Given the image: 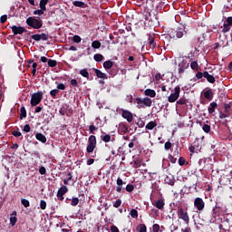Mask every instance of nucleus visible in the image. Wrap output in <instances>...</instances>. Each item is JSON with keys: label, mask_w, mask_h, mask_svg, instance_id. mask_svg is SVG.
<instances>
[{"label": "nucleus", "mask_w": 232, "mask_h": 232, "mask_svg": "<svg viewBox=\"0 0 232 232\" xmlns=\"http://www.w3.org/2000/svg\"><path fill=\"white\" fill-rule=\"evenodd\" d=\"M80 75H82V77H85V79H90V72H88V70L86 69H82L80 71Z\"/></svg>", "instance_id": "36"}, {"label": "nucleus", "mask_w": 232, "mask_h": 232, "mask_svg": "<svg viewBox=\"0 0 232 232\" xmlns=\"http://www.w3.org/2000/svg\"><path fill=\"white\" fill-rule=\"evenodd\" d=\"M12 135H14V137H21V135H23V133H21V131H19L17 130H13Z\"/></svg>", "instance_id": "60"}, {"label": "nucleus", "mask_w": 232, "mask_h": 232, "mask_svg": "<svg viewBox=\"0 0 232 232\" xmlns=\"http://www.w3.org/2000/svg\"><path fill=\"white\" fill-rule=\"evenodd\" d=\"M10 28L14 35H22V34H24V32H26V29L23 26L13 25Z\"/></svg>", "instance_id": "12"}, {"label": "nucleus", "mask_w": 232, "mask_h": 232, "mask_svg": "<svg viewBox=\"0 0 232 232\" xmlns=\"http://www.w3.org/2000/svg\"><path fill=\"white\" fill-rule=\"evenodd\" d=\"M27 26H30L34 30H39L40 28H43V20L41 18L36 19L34 16H30L25 21Z\"/></svg>", "instance_id": "1"}, {"label": "nucleus", "mask_w": 232, "mask_h": 232, "mask_svg": "<svg viewBox=\"0 0 232 232\" xmlns=\"http://www.w3.org/2000/svg\"><path fill=\"white\" fill-rule=\"evenodd\" d=\"M130 215L132 218H139V211H137L135 208L130 210Z\"/></svg>", "instance_id": "38"}, {"label": "nucleus", "mask_w": 232, "mask_h": 232, "mask_svg": "<svg viewBox=\"0 0 232 232\" xmlns=\"http://www.w3.org/2000/svg\"><path fill=\"white\" fill-rule=\"evenodd\" d=\"M101 46H102V44L99 40H95L92 43V48H93L94 50H99Z\"/></svg>", "instance_id": "35"}, {"label": "nucleus", "mask_w": 232, "mask_h": 232, "mask_svg": "<svg viewBox=\"0 0 232 232\" xmlns=\"http://www.w3.org/2000/svg\"><path fill=\"white\" fill-rule=\"evenodd\" d=\"M93 59L96 63H102V61H104V56L101 53H96L93 55Z\"/></svg>", "instance_id": "31"}, {"label": "nucleus", "mask_w": 232, "mask_h": 232, "mask_svg": "<svg viewBox=\"0 0 232 232\" xmlns=\"http://www.w3.org/2000/svg\"><path fill=\"white\" fill-rule=\"evenodd\" d=\"M231 26H232V16H228L226 19V23L223 24L222 33L227 34V32L231 30Z\"/></svg>", "instance_id": "11"}, {"label": "nucleus", "mask_w": 232, "mask_h": 232, "mask_svg": "<svg viewBox=\"0 0 232 232\" xmlns=\"http://www.w3.org/2000/svg\"><path fill=\"white\" fill-rule=\"evenodd\" d=\"M204 98L207 99V101H213V98L215 97V93L213 92V89H208L203 92Z\"/></svg>", "instance_id": "13"}, {"label": "nucleus", "mask_w": 232, "mask_h": 232, "mask_svg": "<svg viewBox=\"0 0 232 232\" xmlns=\"http://www.w3.org/2000/svg\"><path fill=\"white\" fill-rule=\"evenodd\" d=\"M206 160H208L207 159H200L199 160H198V164L200 165V166H202L203 168H206Z\"/></svg>", "instance_id": "61"}, {"label": "nucleus", "mask_w": 232, "mask_h": 232, "mask_svg": "<svg viewBox=\"0 0 232 232\" xmlns=\"http://www.w3.org/2000/svg\"><path fill=\"white\" fill-rule=\"evenodd\" d=\"M71 86H72V88H78L79 87V82L75 79H72L71 80Z\"/></svg>", "instance_id": "51"}, {"label": "nucleus", "mask_w": 232, "mask_h": 232, "mask_svg": "<svg viewBox=\"0 0 232 232\" xmlns=\"http://www.w3.org/2000/svg\"><path fill=\"white\" fill-rule=\"evenodd\" d=\"M179 166H184V164H186V159H184V157H179Z\"/></svg>", "instance_id": "62"}, {"label": "nucleus", "mask_w": 232, "mask_h": 232, "mask_svg": "<svg viewBox=\"0 0 232 232\" xmlns=\"http://www.w3.org/2000/svg\"><path fill=\"white\" fill-rule=\"evenodd\" d=\"M40 208H41V209H46V201L42 199L40 201Z\"/></svg>", "instance_id": "63"}, {"label": "nucleus", "mask_w": 232, "mask_h": 232, "mask_svg": "<svg viewBox=\"0 0 232 232\" xmlns=\"http://www.w3.org/2000/svg\"><path fill=\"white\" fill-rule=\"evenodd\" d=\"M217 108H218V104L216 102H211L208 108V111L209 115H213V113H215V110H217Z\"/></svg>", "instance_id": "15"}, {"label": "nucleus", "mask_w": 232, "mask_h": 232, "mask_svg": "<svg viewBox=\"0 0 232 232\" xmlns=\"http://www.w3.org/2000/svg\"><path fill=\"white\" fill-rule=\"evenodd\" d=\"M47 64L50 66V68H55V66H57V61L49 59L47 61Z\"/></svg>", "instance_id": "39"}, {"label": "nucleus", "mask_w": 232, "mask_h": 232, "mask_svg": "<svg viewBox=\"0 0 232 232\" xmlns=\"http://www.w3.org/2000/svg\"><path fill=\"white\" fill-rule=\"evenodd\" d=\"M148 44L151 50H155V48H157V43H155V37H153L151 34H149Z\"/></svg>", "instance_id": "14"}, {"label": "nucleus", "mask_w": 232, "mask_h": 232, "mask_svg": "<svg viewBox=\"0 0 232 232\" xmlns=\"http://www.w3.org/2000/svg\"><path fill=\"white\" fill-rule=\"evenodd\" d=\"M169 160L171 162V164H175L177 162V158H175L173 155H169Z\"/></svg>", "instance_id": "53"}, {"label": "nucleus", "mask_w": 232, "mask_h": 232, "mask_svg": "<svg viewBox=\"0 0 232 232\" xmlns=\"http://www.w3.org/2000/svg\"><path fill=\"white\" fill-rule=\"evenodd\" d=\"M98 130H99V128L95 127V125H90L89 126L90 133H95V131H97Z\"/></svg>", "instance_id": "49"}, {"label": "nucleus", "mask_w": 232, "mask_h": 232, "mask_svg": "<svg viewBox=\"0 0 232 232\" xmlns=\"http://www.w3.org/2000/svg\"><path fill=\"white\" fill-rule=\"evenodd\" d=\"M21 204H23L25 208H30V201L26 198H22Z\"/></svg>", "instance_id": "45"}, {"label": "nucleus", "mask_w": 232, "mask_h": 232, "mask_svg": "<svg viewBox=\"0 0 232 232\" xmlns=\"http://www.w3.org/2000/svg\"><path fill=\"white\" fill-rule=\"evenodd\" d=\"M166 184H169V186H175V177L173 176H167L165 178Z\"/></svg>", "instance_id": "26"}, {"label": "nucleus", "mask_w": 232, "mask_h": 232, "mask_svg": "<svg viewBox=\"0 0 232 232\" xmlns=\"http://www.w3.org/2000/svg\"><path fill=\"white\" fill-rule=\"evenodd\" d=\"M212 215H213L214 218H217V217H218V215H220V207H218V203H216V206L212 209Z\"/></svg>", "instance_id": "25"}, {"label": "nucleus", "mask_w": 232, "mask_h": 232, "mask_svg": "<svg viewBox=\"0 0 232 232\" xmlns=\"http://www.w3.org/2000/svg\"><path fill=\"white\" fill-rule=\"evenodd\" d=\"M179 97H180V86H176L174 88V93H171L168 97L169 102H177L179 101Z\"/></svg>", "instance_id": "7"}, {"label": "nucleus", "mask_w": 232, "mask_h": 232, "mask_svg": "<svg viewBox=\"0 0 232 232\" xmlns=\"http://www.w3.org/2000/svg\"><path fill=\"white\" fill-rule=\"evenodd\" d=\"M111 232H120L119 227H117V226H115V225H112L111 227Z\"/></svg>", "instance_id": "64"}, {"label": "nucleus", "mask_w": 232, "mask_h": 232, "mask_svg": "<svg viewBox=\"0 0 232 232\" xmlns=\"http://www.w3.org/2000/svg\"><path fill=\"white\" fill-rule=\"evenodd\" d=\"M73 6H76L77 8H88V4L82 2V1H74L72 2Z\"/></svg>", "instance_id": "22"}, {"label": "nucleus", "mask_w": 232, "mask_h": 232, "mask_svg": "<svg viewBox=\"0 0 232 232\" xmlns=\"http://www.w3.org/2000/svg\"><path fill=\"white\" fill-rule=\"evenodd\" d=\"M100 138L103 142H110V140H111V135L110 134H102Z\"/></svg>", "instance_id": "33"}, {"label": "nucleus", "mask_w": 232, "mask_h": 232, "mask_svg": "<svg viewBox=\"0 0 232 232\" xmlns=\"http://www.w3.org/2000/svg\"><path fill=\"white\" fill-rule=\"evenodd\" d=\"M66 193H68V187H66V186H62V187L58 189L57 194H56V197L64 196V195H66Z\"/></svg>", "instance_id": "20"}, {"label": "nucleus", "mask_w": 232, "mask_h": 232, "mask_svg": "<svg viewBox=\"0 0 232 232\" xmlns=\"http://www.w3.org/2000/svg\"><path fill=\"white\" fill-rule=\"evenodd\" d=\"M135 102L137 104H139V106H140V108H142V104L143 106H147V108H150L151 104H153V102L149 97H145L143 99L138 97L135 99Z\"/></svg>", "instance_id": "6"}, {"label": "nucleus", "mask_w": 232, "mask_h": 232, "mask_svg": "<svg viewBox=\"0 0 232 232\" xmlns=\"http://www.w3.org/2000/svg\"><path fill=\"white\" fill-rule=\"evenodd\" d=\"M46 12V10H43L42 8L34 10V15H43Z\"/></svg>", "instance_id": "43"}, {"label": "nucleus", "mask_w": 232, "mask_h": 232, "mask_svg": "<svg viewBox=\"0 0 232 232\" xmlns=\"http://www.w3.org/2000/svg\"><path fill=\"white\" fill-rule=\"evenodd\" d=\"M36 140H39V142H42L43 144H46V136H44L43 133L38 132L35 134Z\"/></svg>", "instance_id": "19"}, {"label": "nucleus", "mask_w": 232, "mask_h": 232, "mask_svg": "<svg viewBox=\"0 0 232 232\" xmlns=\"http://www.w3.org/2000/svg\"><path fill=\"white\" fill-rule=\"evenodd\" d=\"M44 95V94L43 93V92H34L31 95L30 104H31L32 108H34V106H37V104H41V101H43Z\"/></svg>", "instance_id": "2"}, {"label": "nucleus", "mask_w": 232, "mask_h": 232, "mask_svg": "<svg viewBox=\"0 0 232 232\" xmlns=\"http://www.w3.org/2000/svg\"><path fill=\"white\" fill-rule=\"evenodd\" d=\"M113 64H114V63L111 62V60L105 61L103 63V68L105 70H111L113 68Z\"/></svg>", "instance_id": "27"}, {"label": "nucleus", "mask_w": 232, "mask_h": 232, "mask_svg": "<svg viewBox=\"0 0 232 232\" xmlns=\"http://www.w3.org/2000/svg\"><path fill=\"white\" fill-rule=\"evenodd\" d=\"M121 117L127 120V122H133V113L128 110L121 109Z\"/></svg>", "instance_id": "10"}, {"label": "nucleus", "mask_w": 232, "mask_h": 232, "mask_svg": "<svg viewBox=\"0 0 232 232\" xmlns=\"http://www.w3.org/2000/svg\"><path fill=\"white\" fill-rule=\"evenodd\" d=\"M122 205V200L121 199H117L114 204H113V208H121V206Z\"/></svg>", "instance_id": "54"}, {"label": "nucleus", "mask_w": 232, "mask_h": 232, "mask_svg": "<svg viewBox=\"0 0 232 232\" xmlns=\"http://www.w3.org/2000/svg\"><path fill=\"white\" fill-rule=\"evenodd\" d=\"M172 146H173V144H171L170 141H167V142H165L164 148L168 151L169 150H171Z\"/></svg>", "instance_id": "52"}, {"label": "nucleus", "mask_w": 232, "mask_h": 232, "mask_svg": "<svg viewBox=\"0 0 232 232\" xmlns=\"http://www.w3.org/2000/svg\"><path fill=\"white\" fill-rule=\"evenodd\" d=\"M120 130H121V133H128V125L121 124L120 126Z\"/></svg>", "instance_id": "44"}, {"label": "nucleus", "mask_w": 232, "mask_h": 232, "mask_svg": "<svg viewBox=\"0 0 232 232\" xmlns=\"http://www.w3.org/2000/svg\"><path fill=\"white\" fill-rule=\"evenodd\" d=\"M152 231H153V232H159V231H160V226H159V224H154V225L152 226Z\"/></svg>", "instance_id": "55"}, {"label": "nucleus", "mask_w": 232, "mask_h": 232, "mask_svg": "<svg viewBox=\"0 0 232 232\" xmlns=\"http://www.w3.org/2000/svg\"><path fill=\"white\" fill-rule=\"evenodd\" d=\"M96 148H97V137H95V135H91L88 139V145L86 148V151L87 153H93Z\"/></svg>", "instance_id": "4"}, {"label": "nucleus", "mask_w": 232, "mask_h": 232, "mask_svg": "<svg viewBox=\"0 0 232 232\" xmlns=\"http://www.w3.org/2000/svg\"><path fill=\"white\" fill-rule=\"evenodd\" d=\"M31 37L32 39H34V41H37V42L41 41V34H33Z\"/></svg>", "instance_id": "56"}, {"label": "nucleus", "mask_w": 232, "mask_h": 232, "mask_svg": "<svg viewBox=\"0 0 232 232\" xmlns=\"http://www.w3.org/2000/svg\"><path fill=\"white\" fill-rule=\"evenodd\" d=\"M200 150H202V141H200V139H196L194 142L191 143L189 151L191 155H193V153H198Z\"/></svg>", "instance_id": "5"}, {"label": "nucleus", "mask_w": 232, "mask_h": 232, "mask_svg": "<svg viewBox=\"0 0 232 232\" xmlns=\"http://www.w3.org/2000/svg\"><path fill=\"white\" fill-rule=\"evenodd\" d=\"M204 78L207 79L208 82H209L210 84H215V76L209 74L208 71L204 72Z\"/></svg>", "instance_id": "16"}, {"label": "nucleus", "mask_w": 232, "mask_h": 232, "mask_svg": "<svg viewBox=\"0 0 232 232\" xmlns=\"http://www.w3.org/2000/svg\"><path fill=\"white\" fill-rule=\"evenodd\" d=\"M72 41H73V43H81V41H82V39L79 35H74L72 37Z\"/></svg>", "instance_id": "57"}, {"label": "nucleus", "mask_w": 232, "mask_h": 232, "mask_svg": "<svg viewBox=\"0 0 232 232\" xmlns=\"http://www.w3.org/2000/svg\"><path fill=\"white\" fill-rule=\"evenodd\" d=\"M194 207L198 211H204V208H206V203L202 198H196L194 199Z\"/></svg>", "instance_id": "8"}, {"label": "nucleus", "mask_w": 232, "mask_h": 232, "mask_svg": "<svg viewBox=\"0 0 232 232\" xmlns=\"http://www.w3.org/2000/svg\"><path fill=\"white\" fill-rule=\"evenodd\" d=\"M154 128H157V121H150L145 126L146 130H153Z\"/></svg>", "instance_id": "29"}, {"label": "nucleus", "mask_w": 232, "mask_h": 232, "mask_svg": "<svg viewBox=\"0 0 232 232\" xmlns=\"http://www.w3.org/2000/svg\"><path fill=\"white\" fill-rule=\"evenodd\" d=\"M8 21V16L6 14H4L0 17V23L5 24Z\"/></svg>", "instance_id": "59"}, {"label": "nucleus", "mask_w": 232, "mask_h": 232, "mask_svg": "<svg viewBox=\"0 0 232 232\" xmlns=\"http://www.w3.org/2000/svg\"><path fill=\"white\" fill-rule=\"evenodd\" d=\"M79 204V198H72L71 201V206H77Z\"/></svg>", "instance_id": "48"}, {"label": "nucleus", "mask_w": 232, "mask_h": 232, "mask_svg": "<svg viewBox=\"0 0 232 232\" xmlns=\"http://www.w3.org/2000/svg\"><path fill=\"white\" fill-rule=\"evenodd\" d=\"M48 41V34L43 33L40 34V41Z\"/></svg>", "instance_id": "58"}, {"label": "nucleus", "mask_w": 232, "mask_h": 232, "mask_svg": "<svg viewBox=\"0 0 232 232\" xmlns=\"http://www.w3.org/2000/svg\"><path fill=\"white\" fill-rule=\"evenodd\" d=\"M179 66L183 67L185 70H188L189 68V63L186 61H182V63H179Z\"/></svg>", "instance_id": "50"}, {"label": "nucleus", "mask_w": 232, "mask_h": 232, "mask_svg": "<svg viewBox=\"0 0 232 232\" xmlns=\"http://www.w3.org/2000/svg\"><path fill=\"white\" fill-rule=\"evenodd\" d=\"M178 217L179 218H181V220H184L187 225L189 224V215H188L184 208H179Z\"/></svg>", "instance_id": "9"}, {"label": "nucleus", "mask_w": 232, "mask_h": 232, "mask_svg": "<svg viewBox=\"0 0 232 232\" xmlns=\"http://www.w3.org/2000/svg\"><path fill=\"white\" fill-rule=\"evenodd\" d=\"M148 228L146 227L145 224H140L139 227V232H147Z\"/></svg>", "instance_id": "47"}, {"label": "nucleus", "mask_w": 232, "mask_h": 232, "mask_svg": "<svg viewBox=\"0 0 232 232\" xmlns=\"http://www.w3.org/2000/svg\"><path fill=\"white\" fill-rule=\"evenodd\" d=\"M190 68L191 70H194L196 72H198V70H200V68L198 67V62L197 61H192L190 63Z\"/></svg>", "instance_id": "34"}, {"label": "nucleus", "mask_w": 232, "mask_h": 232, "mask_svg": "<svg viewBox=\"0 0 232 232\" xmlns=\"http://www.w3.org/2000/svg\"><path fill=\"white\" fill-rule=\"evenodd\" d=\"M20 121H23V119H26V108L24 106H22L20 108Z\"/></svg>", "instance_id": "28"}, {"label": "nucleus", "mask_w": 232, "mask_h": 232, "mask_svg": "<svg viewBox=\"0 0 232 232\" xmlns=\"http://www.w3.org/2000/svg\"><path fill=\"white\" fill-rule=\"evenodd\" d=\"M153 206H155L158 209H163L166 203H164V199L160 198L156 201H153Z\"/></svg>", "instance_id": "17"}, {"label": "nucleus", "mask_w": 232, "mask_h": 232, "mask_svg": "<svg viewBox=\"0 0 232 232\" xmlns=\"http://www.w3.org/2000/svg\"><path fill=\"white\" fill-rule=\"evenodd\" d=\"M188 34V31L182 27H179L176 30H172L169 33L170 39H182L183 35H186Z\"/></svg>", "instance_id": "3"}, {"label": "nucleus", "mask_w": 232, "mask_h": 232, "mask_svg": "<svg viewBox=\"0 0 232 232\" xmlns=\"http://www.w3.org/2000/svg\"><path fill=\"white\" fill-rule=\"evenodd\" d=\"M202 130L205 131V133H209L211 131V126L208 124H204L202 126Z\"/></svg>", "instance_id": "41"}, {"label": "nucleus", "mask_w": 232, "mask_h": 232, "mask_svg": "<svg viewBox=\"0 0 232 232\" xmlns=\"http://www.w3.org/2000/svg\"><path fill=\"white\" fill-rule=\"evenodd\" d=\"M68 108H70V105L63 104L59 111L60 115H66V111H68Z\"/></svg>", "instance_id": "30"}, {"label": "nucleus", "mask_w": 232, "mask_h": 232, "mask_svg": "<svg viewBox=\"0 0 232 232\" xmlns=\"http://www.w3.org/2000/svg\"><path fill=\"white\" fill-rule=\"evenodd\" d=\"M95 74L98 77V79H108V74L102 72L99 69H94Z\"/></svg>", "instance_id": "24"}, {"label": "nucleus", "mask_w": 232, "mask_h": 232, "mask_svg": "<svg viewBox=\"0 0 232 232\" xmlns=\"http://www.w3.org/2000/svg\"><path fill=\"white\" fill-rule=\"evenodd\" d=\"M116 184H117V188H116V191L117 193H121L122 191V186L124 184V181L122 180V179L118 178L116 180Z\"/></svg>", "instance_id": "21"}, {"label": "nucleus", "mask_w": 232, "mask_h": 232, "mask_svg": "<svg viewBox=\"0 0 232 232\" xmlns=\"http://www.w3.org/2000/svg\"><path fill=\"white\" fill-rule=\"evenodd\" d=\"M179 104L180 106H184V105L188 104V100L185 97H182L177 101L176 107L179 106Z\"/></svg>", "instance_id": "32"}, {"label": "nucleus", "mask_w": 232, "mask_h": 232, "mask_svg": "<svg viewBox=\"0 0 232 232\" xmlns=\"http://www.w3.org/2000/svg\"><path fill=\"white\" fill-rule=\"evenodd\" d=\"M144 95L153 98L157 96V92L153 89H147L144 91Z\"/></svg>", "instance_id": "23"}, {"label": "nucleus", "mask_w": 232, "mask_h": 232, "mask_svg": "<svg viewBox=\"0 0 232 232\" xmlns=\"http://www.w3.org/2000/svg\"><path fill=\"white\" fill-rule=\"evenodd\" d=\"M49 2L50 0H40V8L42 10H46V5H48Z\"/></svg>", "instance_id": "37"}, {"label": "nucleus", "mask_w": 232, "mask_h": 232, "mask_svg": "<svg viewBox=\"0 0 232 232\" xmlns=\"http://www.w3.org/2000/svg\"><path fill=\"white\" fill-rule=\"evenodd\" d=\"M140 166H142V160L140 159H136L134 160V168H140Z\"/></svg>", "instance_id": "40"}, {"label": "nucleus", "mask_w": 232, "mask_h": 232, "mask_svg": "<svg viewBox=\"0 0 232 232\" xmlns=\"http://www.w3.org/2000/svg\"><path fill=\"white\" fill-rule=\"evenodd\" d=\"M15 224H17V211H13L10 217V225L14 227Z\"/></svg>", "instance_id": "18"}, {"label": "nucleus", "mask_w": 232, "mask_h": 232, "mask_svg": "<svg viewBox=\"0 0 232 232\" xmlns=\"http://www.w3.org/2000/svg\"><path fill=\"white\" fill-rule=\"evenodd\" d=\"M57 93H59V90L57 89H53L50 92V95L51 97H53V99H55V97H57Z\"/></svg>", "instance_id": "46"}, {"label": "nucleus", "mask_w": 232, "mask_h": 232, "mask_svg": "<svg viewBox=\"0 0 232 232\" xmlns=\"http://www.w3.org/2000/svg\"><path fill=\"white\" fill-rule=\"evenodd\" d=\"M125 189L128 193H131L133 189H135V186H133L132 184H128Z\"/></svg>", "instance_id": "42"}]
</instances>
